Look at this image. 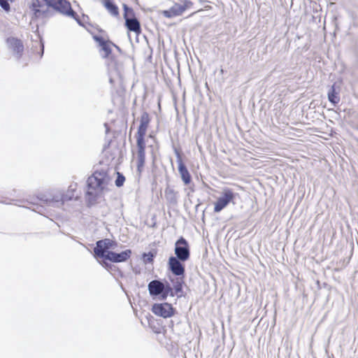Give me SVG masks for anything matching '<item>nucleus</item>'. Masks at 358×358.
<instances>
[{
  "label": "nucleus",
  "mask_w": 358,
  "mask_h": 358,
  "mask_svg": "<svg viewBox=\"0 0 358 358\" xmlns=\"http://www.w3.org/2000/svg\"><path fill=\"white\" fill-rule=\"evenodd\" d=\"M72 196L64 194L62 190H54L47 194L41 195L40 199L50 206L59 208L65 201L71 200Z\"/></svg>",
  "instance_id": "20e7f679"
},
{
  "label": "nucleus",
  "mask_w": 358,
  "mask_h": 358,
  "mask_svg": "<svg viewBox=\"0 0 358 358\" xmlns=\"http://www.w3.org/2000/svg\"><path fill=\"white\" fill-rule=\"evenodd\" d=\"M175 152L177 156V162L178 164V172L180 175L181 179L185 185H188L191 182L192 180L191 176L186 166L182 162L180 152L177 150H175Z\"/></svg>",
  "instance_id": "9d476101"
},
{
  "label": "nucleus",
  "mask_w": 358,
  "mask_h": 358,
  "mask_svg": "<svg viewBox=\"0 0 358 358\" xmlns=\"http://www.w3.org/2000/svg\"><path fill=\"white\" fill-rule=\"evenodd\" d=\"M124 180H125L124 176L120 173H118L117 178L115 181V185L118 187L122 186Z\"/></svg>",
  "instance_id": "b1692460"
},
{
  "label": "nucleus",
  "mask_w": 358,
  "mask_h": 358,
  "mask_svg": "<svg viewBox=\"0 0 358 358\" xmlns=\"http://www.w3.org/2000/svg\"><path fill=\"white\" fill-rule=\"evenodd\" d=\"M123 8H124V20L126 18L129 17V15H130L131 16L134 15L133 9L129 7L127 4H124L123 5Z\"/></svg>",
  "instance_id": "4be33fe9"
},
{
  "label": "nucleus",
  "mask_w": 358,
  "mask_h": 358,
  "mask_svg": "<svg viewBox=\"0 0 358 358\" xmlns=\"http://www.w3.org/2000/svg\"><path fill=\"white\" fill-rule=\"evenodd\" d=\"M30 9L34 20L45 21L58 12L78 20L77 13L67 0H32Z\"/></svg>",
  "instance_id": "f257e3e1"
},
{
  "label": "nucleus",
  "mask_w": 358,
  "mask_h": 358,
  "mask_svg": "<svg viewBox=\"0 0 358 358\" xmlns=\"http://www.w3.org/2000/svg\"><path fill=\"white\" fill-rule=\"evenodd\" d=\"M103 4L108 12L113 16L119 15L117 6L113 3V0H103Z\"/></svg>",
  "instance_id": "aec40b11"
},
{
  "label": "nucleus",
  "mask_w": 358,
  "mask_h": 358,
  "mask_svg": "<svg viewBox=\"0 0 358 358\" xmlns=\"http://www.w3.org/2000/svg\"><path fill=\"white\" fill-rule=\"evenodd\" d=\"M94 39L99 43V46H102L103 44H106L108 41H105L103 38L99 36H94Z\"/></svg>",
  "instance_id": "cd10ccee"
},
{
  "label": "nucleus",
  "mask_w": 358,
  "mask_h": 358,
  "mask_svg": "<svg viewBox=\"0 0 358 358\" xmlns=\"http://www.w3.org/2000/svg\"><path fill=\"white\" fill-rule=\"evenodd\" d=\"M144 262L145 263H151L153 261V255L150 252L143 255Z\"/></svg>",
  "instance_id": "bb28decb"
},
{
  "label": "nucleus",
  "mask_w": 358,
  "mask_h": 358,
  "mask_svg": "<svg viewBox=\"0 0 358 358\" xmlns=\"http://www.w3.org/2000/svg\"><path fill=\"white\" fill-rule=\"evenodd\" d=\"M7 45L17 59L21 57L24 50V45L20 39L10 37L7 39Z\"/></svg>",
  "instance_id": "f8f14e48"
},
{
  "label": "nucleus",
  "mask_w": 358,
  "mask_h": 358,
  "mask_svg": "<svg viewBox=\"0 0 358 358\" xmlns=\"http://www.w3.org/2000/svg\"><path fill=\"white\" fill-rule=\"evenodd\" d=\"M102 243L106 246L107 250H109L113 246V241L108 238L101 240Z\"/></svg>",
  "instance_id": "393cba45"
},
{
  "label": "nucleus",
  "mask_w": 358,
  "mask_h": 358,
  "mask_svg": "<svg viewBox=\"0 0 358 358\" xmlns=\"http://www.w3.org/2000/svg\"><path fill=\"white\" fill-rule=\"evenodd\" d=\"M327 96L329 102L334 106H336L340 101L338 91L336 90L335 84L331 86L328 91Z\"/></svg>",
  "instance_id": "6ab92c4d"
},
{
  "label": "nucleus",
  "mask_w": 358,
  "mask_h": 358,
  "mask_svg": "<svg viewBox=\"0 0 358 358\" xmlns=\"http://www.w3.org/2000/svg\"><path fill=\"white\" fill-rule=\"evenodd\" d=\"M137 152V171L141 173L145 162V139L136 138Z\"/></svg>",
  "instance_id": "1a4fd4ad"
},
{
  "label": "nucleus",
  "mask_w": 358,
  "mask_h": 358,
  "mask_svg": "<svg viewBox=\"0 0 358 358\" xmlns=\"http://www.w3.org/2000/svg\"><path fill=\"white\" fill-rule=\"evenodd\" d=\"M164 196L166 201L170 205H176L178 203V193L176 192L173 188L167 187L164 191Z\"/></svg>",
  "instance_id": "f3484780"
},
{
  "label": "nucleus",
  "mask_w": 358,
  "mask_h": 358,
  "mask_svg": "<svg viewBox=\"0 0 358 358\" xmlns=\"http://www.w3.org/2000/svg\"><path fill=\"white\" fill-rule=\"evenodd\" d=\"M148 292L150 296L158 297L160 300L166 299L168 296H174L171 285L159 280H153L148 283Z\"/></svg>",
  "instance_id": "7ed1b4c3"
},
{
  "label": "nucleus",
  "mask_w": 358,
  "mask_h": 358,
  "mask_svg": "<svg viewBox=\"0 0 358 358\" xmlns=\"http://www.w3.org/2000/svg\"><path fill=\"white\" fill-rule=\"evenodd\" d=\"M185 4L175 3L169 10L164 11V15L166 17H173L180 15L186 10Z\"/></svg>",
  "instance_id": "4468645a"
},
{
  "label": "nucleus",
  "mask_w": 358,
  "mask_h": 358,
  "mask_svg": "<svg viewBox=\"0 0 358 358\" xmlns=\"http://www.w3.org/2000/svg\"><path fill=\"white\" fill-rule=\"evenodd\" d=\"M131 250L128 249L120 253L110 251L107 255L106 260H109L114 263H120L126 262L131 256Z\"/></svg>",
  "instance_id": "9b49d317"
},
{
  "label": "nucleus",
  "mask_w": 358,
  "mask_h": 358,
  "mask_svg": "<svg viewBox=\"0 0 358 358\" xmlns=\"http://www.w3.org/2000/svg\"><path fill=\"white\" fill-rule=\"evenodd\" d=\"M238 196V194L234 192L229 187L222 189L221 195L217 198L214 206V212L220 213L230 203H234V200Z\"/></svg>",
  "instance_id": "39448f33"
},
{
  "label": "nucleus",
  "mask_w": 358,
  "mask_h": 358,
  "mask_svg": "<svg viewBox=\"0 0 358 358\" xmlns=\"http://www.w3.org/2000/svg\"><path fill=\"white\" fill-rule=\"evenodd\" d=\"M182 262L180 259L171 256L168 261L169 269L176 276H184L185 269Z\"/></svg>",
  "instance_id": "0eeeda50"
},
{
  "label": "nucleus",
  "mask_w": 358,
  "mask_h": 358,
  "mask_svg": "<svg viewBox=\"0 0 358 358\" xmlns=\"http://www.w3.org/2000/svg\"><path fill=\"white\" fill-rule=\"evenodd\" d=\"M87 190L86 193L89 206L95 203L96 199L109 190L110 178L104 171H95L87 179Z\"/></svg>",
  "instance_id": "f03ea898"
},
{
  "label": "nucleus",
  "mask_w": 358,
  "mask_h": 358,
  "mask_svg": "<svg viewBox=\"0 0 358 358\" xmlns=\"http://www.w3.org/2000/svg\"><path fill=\"white\" fill-rule=\"evenodd\" d=\"M173 284V291L174 296L177 295L178 297L182 294V285L185 283L184 276H178L176 279H171Z\"/></svg>",
  "instance_id": "2eb2a0df"
},
{
  "label": "nucleus",
  "mask_w": 358,
  "mask_h": 358,
  "mask_svg": "<svg viewBox=\"0 0 358 358\" xmlns=\"http://www.w3.org/2000/svg\"><path fill=\"white\" fill-rule=\"evenodd\" d=\"M152 313L164 318L170 317L173 315V308L170 303H155L152 308Z\"/></svg>",
  "instance_id": "6e6552de"
},
{
  "label": "nucleus",
  "mask_w": 358,
  "mask_h": 358,
  "mask_svg": "<svg viewBox=\"0 0 358 358\" xmlns=\"http://www.w3.org/2000/svg\"><path fill=\"white\" fill-rule=\"evenodd\" d=\"M176 258L180 259L182 262H186L189 259L190 251L189 243L187 240L180 237L175 243L174 249Z\"/></svg>",
  "instance_id": "423d86ee"
},
{
  "label": "nucleus",
  "mask_w": 358,
  "mask_h": 358,
  "mask_svg": "<svg viewBox=\"0 0 358 358\" xmlns=\"http://www.w3.org/2000/svg\"><path fill=\"white\" fill-rule=\"evenodd\" d=\"M125 26L127 29L131 31H134L136 34L141 33V24L139 21L134 17H128L125 19Z\"/></svg>",
  "instance_id": "dca6fc26"
},
{
  "label": "nucleus",
  "mask_w": 358,
  "mask_h": 358,
  "mask_svg": "<svg viewBox=\"0 0 358 358\" xmlns=\"http://www.w3.org/2000/svg\"><path fill=\"white\" fill-rule=\"evenodd\" d=\"M115 46L116 48L119 49V48L115 45L114 43L108 41L106 44H103L102 46H101V51L103 52V54L102 55V57L106 58L108 57L111 54V47Z\"/></svg>",
  "instance_id": "412c9836"
},
{
  "label": "nucleus",
  "mask_w": 358,
  "mask_h": 358,
  "mask_svg": "<svg viewBox=\"0 0 358 358\" xmlns=\"http://www.w3.org/2000/svg\"><path fill=\"white\" fill-rule=\"evenodd\" d=\"M100 264L103 268H105L109 272H112L115 268V266L114 265L106 261H102L100 262Z\"/></svg>",
  "instance_id": "5701e85b"
},
{
  "label": "nucleus",
  "mask_w": 358,
  "mask_h": 358,
  "mask_svg": "<svg viewBox=\"0 0 358 358\" xmlns=\"http://www.w3.org/2000/svg\"><path fill=\"white\" fill-rule=\"evenodd\" d=\"M149 122V115L148 113L144 112L141 116L140 125L138 128L136 138L145 139V136L147 131V129L148 127Z\"/></svg>",
  "instance_id": "ddd939ff"
},
{
  "label": "nucleus",
  "mask_w": 358,
  "mask_h": 358,
  "mask_svg": "<svg viewBox=\"0 0 358 358\" xmlns=\"http://www.w3.org/2000/svg\"><path fill=\"white\" fill-rule=\"evenodd\" d=\"M110 252L107 250L106 246L102 243L101 241H98L96 243V246L94 248V255L95 257L107 259L108 253Z\"/></svg>",
  "instance_id": "a211bd4d"
},
{
  "label": "nucleus",
  "mask_w": 358,
  "mask_h": 358,
  "mask_svg": "<svg viewBox=\"0 0 358 358\" xmlns=\"http://www.w3.org/2000/svg\"><path fill=\"white\" fill-rule=\"evenodd\" d=\"M40 46L41 48V57H42V55L43 54L44 45L41 41L40 42Z\"/></svg>",
  "instance_id": "c85d7f7f"
},
{
  "label": "nucleus",
  "mask_w": 358,
  "mask_h": 358,
  "mask_svg": "<svg viewBox=\"0 0 358 358\" xmlns=\"http://www.w3.org/2000/svg\"><path fill=\"white\" fill-rule=\"evenodd\" d=\"M0 6L5 11L8 12L10 9V4L8 2V0H0Z\"/></svg>",
  "instance_id": "a878e982"
}]
</instances>
